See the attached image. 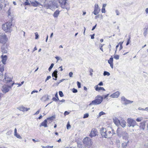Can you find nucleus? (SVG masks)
I'll return each mask as SVG.
<instances>
[{
    "label": "nucleus",
    "mask_w": 148,
    "mask_h": 148,
    "mask_svg": "<svg viewBox=\"0 0 148 148\" xmlns=\"http://www.w3.org/2000/svg\"><path fill=\"white\" fill-rule=\"evenodd\" d=\"M147 29H148V28H145V30H144V32L143 33V34H144V35L145 36H146L147 35Z\"/></svg>",
    "instance_id": "obj_33"
},
{
    "label": "nucleus",
    "mask_w": 148,
    "mask_h": 148,
    "mask_svg": "<svg viewBox=\"0 0 148 148\" xmlns=\"http://www.w3.org/2000/svg\"><path fill=\"white\" fill-rule=\"evenodd\" d=\"M145 148H148V143L146 144L145 145Z\"/></svg>",
    "instance_id": "obj_64"
},
{
    "label": "nucleus",
    "mask_w": 148,
    "mask_h": 148,
    "mask_svg": "<svg viewBox=\"0 0 148 148\" xmlns=\"http://www.w3.org/2000/svg\"><path fill=\"white\" fill-rule=\"evenodd\" d=\"M72 92H73V93H76L77 92V90L76 89H75L74 88H73L72 90Z\"/></svg>",
    "instance_id": "obj_53"
},
{
    "label": "nucleus",
    "mask_w": 148,
    "mask_h": 148,
    "mask_svg": "<svg viewBox=\"0 0 148 148\" xmlns=\"http://www.w3.org/2000/svg\"><path fill=\"white\" fill-rule=\"evenodd\" d=\"M35 36H36L35 39H37L38 38V36H39V35H38V34L37 33V32L35 33Z\"/></svg>",
    "instance_id": "obj_47"
},
{
    "label": "nucleus",
    "mask_w": 148,
    "mask_h": 148,
    "mask_svg": "<svg viewBox=\"0 0 148 148\" xmlns=\"http://www.w3.org/2000/svg\"><path fill=\"white\" fill-rule=\"evenodd\" d=\"M52 100L53 101H57V98H55V97H53V98Z\"/></svg>",
    "instance_id": "obj_63"
},
{
    "label": "nucleus",
    "mask_w": 148,
    "mask_h": 148,
    "mask_svg": "<svg viewBox=\"0 0 148 148\" xmlns=\"http://www.w3.org/2000/svg\"><path fill=\"white\" fill-rule=\"evenodd\" d=\"M41 109H39L34 114V115L38 114H39L40 112V111Z\"/></svg>",
    "instance_id": "obj_54"
},
{
    "label": "nucleus",
    "mask_w": 148,
    "mask_h": 148,
    "mask_svg": "<svg viewBox=\"0 0 148 148\" xmlns=\"http://www.w3.org/2000/svg\"><path fill=\"white\" fill-rule=\"evenodd\" d=\"M119 56L118 55H114V58L116 60H118L119 59Z\"/></svg>",
    "instance_id": "obj_41"
},
{
    "label": "nucleus",
    "mask_w": 148,
    "mask_h": 148,
    "mask_svg": "<svg viewBox=\"0 0 148 148\" xmlns=\"http://www.w3.org/2000/svg\"><path fill=\"white\" fill-rule=\"evenodd\" d=\"M71 125L70 124L68 123L66 125V128L67 129H69L71 127Z\"/></svg>",
    "instance_id": "obj_49"
},
{
    "label": "nucleus",
    "mask_w": 148,
    "mask_h": 148,
    "mask_svg": "<svg viewBox=\"0 0 148 148\" xmlns=\"http://www.w3.org/2000/svg\"><path fill=\"white\" fill-rule=\"evenodd\" d=\"M14 135L18 138H19V139H21L22 138L21 137L19 134H16L15 135Z\"/></svg>",
    "instance_id": "obj_40"
},
{
    "label": "nucleus",
    "mask_w": 148,
    "mask_h": 148,
    "mask_svg": "<svg viewBox=\"0 0 148 148\" xmlns=\"http://www.w3.org/2000/svg\"><path fill=\"white\" fill-rule=\"evenodd\" d=\"M54 118V117L53 116H52L51 117H49V118H48L47 119V120H50L51 121H52V120H53V119Z\"/></svg>",
    "instance_id": "obj_43"
},
{
    "label": "nucleus",
    "mask_w": 148,
    "mask_h": 148,
    "mask_svg": "<svg viewBox=\"0 0 148 148\" xmlns=\"http://www.w3.org/2000/svg\"><path fill=\"white\" fill-rule=\"evenodd\" d=\"M89 72H90V75L91 76H92V75L93 74L92 73V72H93V70L92 69H90V71H89Z\"/></svg>",
    "instance_id": "obj_50"
},
{
    "label": "nucleus",
    "mask_w": 148,
    "mask_h": 148,
    "mask_svg": "<svg viewBox=\"0 0 148 148\" xmlns=\"http://www.w3.org/2000/svg\"><path fill=\"white\" fill-rule=\"evenodd\" d=\"M97 130L96 129H92L90 134L89 136L91 138H92L93 137L96 136L97 134Z\"/></svg>",
    "instance_id": "obj_11"
},
{
    "label": "nucleus",
    "mask_w": 148,
    "mask_h": 148,
    "mask_svg": "<svg viewBox=\"0 0 148 148\" xmlns=\"http://www.w3.org/2000/svg\"><path fill=\"white\" fill-rule=\"evenodd\" d=\"M31 3L33 6L36 7L40 5H43L47 9L49 8L52 10L58 8L60 5L62 8L66 9L67 10H69L70 9L69 4L66 2V0H53V2L50 1L48 3H45L42 4L37 1L31 2Z\"/></svg>",
    "instance_id": "obj_1"
},
{
    "label": "nucleus",
    "mask_w": 148,
    "mask_h": 148,
    "mask_svg": "<svg viewBox=\"0 0 148 148\" xmlns=\"http://www.w3.org/2000/svg\"><path fill=\"white\" fill-rule=\"evenodd\" d=\"M115 12L116 13V15H119V11L117 10H116L115 11Z\"/></svg>",
    "instance_id": "obj_60"
},
{
    "label": "nucleus",
    "mask_w": 148,
    "mask_h": 148,
    "mask_svg": "<svg viewBox=\"0 0 148 148\" xmlns=\"http://www.w3.org/2000/svg\"><path fill=\"white\" fill-rule=\"evenodd\" d=\"M110 75V73L108 72L104 71L103 72V75L104 76L107 75L108 76H109Z\"/></svg>",
    "instance_id": "obj_32"
},
{
    "label": "nucleus",
    "mask_w": 148,
    "mask_h": 148,
    "mask_svg": "<svg viewBox=\"0 0 148 148\" xmlns=\"http://www.w3.org/2000/svg\"><path fill=\"white\" fill-rule=\"evenodd\" d=\"M17 108L20 111L23 112L27 111L30 109L29 108H26L23 106H21L18 107H17Z\"/></svg>",
    "instance_id": "obj_13"
},
{
    "label": "nucleus",
    "mask_w": 148,
    "mask_h": 148,
    "mask_svg": "<svg viewBox=\"0 0 148 148\" xmlns=\"http://www.w3.org/2000/svg\"><path fill=\"white\" fill-rule=\"evenodd\" d=\"M24 5H30V3L28 1V0H26L25 2L24 3Z\"/></svg>",
    "instance_id": "obj_37"
},
{
    "label": "nucleus",
    "mask_w": 148,
    "mask_h": 148,
    "mask_svg": "<svg viewBox=\"0 0 148 148\" xmlns=\"http://www.w3.org/2000/svg\"><path fill=\"white\" fill-rule=\"evenodd\" d=\"M77 85L78 86V88H80L81 87V83L77 81Z\"/></svg>",
    "instance_id": "obj_51"
},
{
    "label": "nucleus",
    "mask_w": 148,
    "mask_h": 148,
    "mask_svg": "<svg viewBox=\"0 0 148 148\" xmlns=\"http://www.w3.org/2000/svg\"><path fill=\"white\" fill-rule=\"evenodd\" d=\"M127 126L129 127H134L136 124V121L133 119L128 118L127 119Z\"/></svg>",
    "instance_id": "obj_5"
},
{
    "label": "nucleus",
    "mask_w": 148,
    "mask_h": 148,
    "mask_svg": "<svg viewBox=\"0 0 148 148\" xmlns=\"http://www.w3.org/2000/svg\"><path fill=\"white\" fill-rule=\"evenodd\" d=\"M105 8H102L101 11L102 13H105Z\"/></svg>",
    "instance_id": "obj_59"
},
{
    "label": "nucleus",
    "mask_w": 148,
    "mask_h": 148,
    "mask_svg": "<svg viewBox=\"0 0 148 148\" xmlns=\"http://www.w3.org/2000/svg\"><path fill=\"white\" fill-rule=\"evenodd\" d=\"M73 73L72 72H70L69 73V75L70 77H73Z\"/></svg>",
    "instance_id": "obj_55"
},
{
    "label": "nucleus",
    "mask_w": 148,
    "mask_h": 148,
    "mask_svg": "<svg viewBox=\"0 0 148 148\" xmlns=\"http://www.w3.org/2000/svg\"><path fill=\"white\" fill-rule=\"evenodd\" d=\"M8 38L4 34H0V43L4 44L7 42Z\"/></svg>",
    "instance_id": "obj_6"
},
{
    "label": "nucleus",
    "mask_w": 148,
    "mask_h": 148,
    "mask_svg": "<svg viewBox=\"0 0 148 148\" xmlns=\"http://www.w3.org/2000/svg\"><path fill=\"white\" fill-rule=\"evenodd\" d=\"M4 64H3L0 63V71L3 72L4 71Z\"/></svg>",
    "instance_id": "obj_25"
},
{
    "label": "nucleus",
    "mask_w": 148,
    "mask_h": 148,
    "mask_svg": "<svg viewBox=\"0 0 148 148\" xmlns=\"http://www.w3.org/2000/svg\"><path fill=\"white\" fill-rule=\"evenodd\" d=\"M100 132L102 137L107 138L108 136L106 133V130L105 128L102 127L100 130Z\"/></svg>",
    "instance_id": "obj_9"
},
{
    "label": "nucleus",
    "mask_w": 148,
    "mask_h": 148,
    "mask_svg": "<svg viewBox=\"0 0 148 148\" xmlns=\"http://www.w3.org/2000/svg\"><path fill=\"white\" fill-rule=\"evenodd\" d=\"M127 141L124 142L123 143L121 144V146L123 148H125L127 146L128 143L129 142L128 140H127Z\"/></svg>",
    "instance_id": "obj_22"
},
{
    "label": "nucleus",
    "mask_w": 148,
    "mask_h": 148,
    "mask_svg": "<svg viewBox=\"0 0 148 148\" xmlns=\"http://www.w3.org/2000/svg\"><path fill=\"white\" fill-rule=\"evenodd\" d=\"M113 121L115 124L117 126H119L120 125V121L116 117H115L113 119Z\"/></svg>",
    "instance_id": "obj_14"
},
{
    "label": "nucleus",
    "mask_w": 148,
    "mask_h": 148,
    "mask_svg": "<svg viewBox=\"0 0 148 148\" xmlns=\"http://www.w3.org/2000/svg\"><path fill=\"white\" fill-rule=\"evenodd\" d=\"M120 125L123 127H124L126 125V122L124 120H122L120 122Z\"/></svg>",
    "instance_id": "obj_21"
},
{
    "label": "nucleus",
    "mask_w": 148,
    "mask_h": 148,
    "mask_svg": "<svg viewBox=\"0 0 148 148\" xmlns=\"http://www.w3.org/2000/svg\"><path fill=\"white\" fill-rule=\"evenodd\" d=\"M49 99L48 96H43L41 99V100H42L44 101H47Z\"/></svg>",
    "instance_id": "obj_27"
},
{
    "label": "nucleus",
    "mask_w": 148,
    "mask_h": 148,
    "mask_svg": "<svg viewBox=\"0 0 148 148\" xmlns=\"http://www.w3.org/2000/svg\"><path fill=\"white\" fill-rule=\"evenodd\" d=\"M1 51L4 53H6L7 52V47L6 45H3L1 47Z\"/></svg>",
    "instance_id": "obj_15"
},
{
    "label": "nucleus",
    "mask_w": 148,
    "mask_h": 148,
    "mask_svg": "<svg viewBox=\"0 0 148 148\" xmlns=\"http://www.w3.org/2000/svg\"><path fill=\"white\" fill-rule=\"evenodd\" d=\"M108 62L110 64L111 68L113 69V58L112 56L108 60Z\"/></svg>",
    "instance_id": "obj_19"
},
{
    "label": "nucleus",
    "mask_w": 148,
    "mask_h": 148,
    "mask_svg": "<svg viewBox=\"0 0 148 148\" xmlns=\"http://www.w3.org/2000/svg\"><path fill=\"white\" fill-rule=\"evenodd\" d=\"M143 118H142L141 117L138 118L136 119V121L137 122H140L143 120Z\"/></svg>",
    "instance_id": "obj_38"
},
{
    "label": "nucleus",
    "mask_w": 148,
    "mask_h": 148,
    "mask_svg": "<svg viewBox=\"0 0 148 148\" xmlns=\"http://www.w3.org/2000/svg\"><path fill=\"white\" fill-rule=\"evenodd\" d=\"M146 123V122L145 121H144L140 123V129H142L143 130L145 129V123Z\"/></svg>",
    "instance_id": "obj_20"
},
{
    "label": "nucleus",
    "mask_w": 148,
    "mask_h": 148,
    "mask_svg": "<svg viewBox=\"0 0 148 148\" xmlns=\"http://www.w3.org/2000/svg\"><path fill=\"white\" fill-rule=\"evenodd\" d=\"M12 20L10 19L8 22L2 25V28L5 32H10L12 30Z\"/></svg>",
    "instance_id": "obj_2"
},
{
    "label": "nucleus",
    "mask_w": 148,
    "mask_h": 148,
    "mask_svg": "<svg viewBox=\"0 0 148 148\" xmlns=\"http://www.w3.org/2000/svg\"><path fill=\"white\" fill-rule=\"evenodd\" d=\"M130 39H131V37L130 36H129V38L128 39L127 41V42L126 45H128L130 43Z\"/></svg>",
    "instance_id": "obj_34"
},
{
    "label": "nucleus",
    "mask_w": 148,
    "mask_h": 148,
    "mask_svg": "<svg viewBox=\"0 0 148 148\" xmlns=\"http://www.w3.org/2000/svg\"><path fill=\"white\" fill-rule=\"evenodd\" d=\"M69 112H68L67 111H65L64 113V114L65 116L68 115L69 114Z\"/></svg>",
    "instance_id": "obj_58"
},
{
    "label": "nucleus",
    "mask_w": 148,
    "mask_h": 148,
    "mask_svg": "<svg viewBox=\"0 0 148 148\" xmlns=\"http://www.w3.org/2000/svg\"><path fill=\"white\" fill-rule=\"evenodd\" d=\"M12 132V131L9 130L7 132L6 134L7 135H10L11 134Z\"/></svg>",
    "instance_id": "obj_46"
},
{
    "label": "nucleus",
    "mask_w": 148,
    "mask_h": 148,
    "mask_svg": "<svg viewBox=\"0 0 148 148\" xmlns=\"http://www.w3.org/2000/svg\"><path fill=\"white\" fill-rule=\"evenodd\" d=\"M59 93L60 97H63L64 96L63 93L62 91H59Z\"/></svg>",
    "instance_id": "obj_42"
},
{
    "label": "nucleus",
    "mask_w": 148,
    "mask_h": 148,
    "mask_svg": "<svg viewBox=\"0 0 148 148\" xmlns=\"http://www.w3.org/2000/svg\"><path fill=\"white\" fill-rule=\"evenodd\" d=\"M57 73H58V71L57 69H56L52 73V76L53 77H55V78H53V79H55V80H57V78L58 77H57V75H58Z\"/></svg>",
    "instance_id": "obj_18"
},
{
    "label": "nucleus",
    "mask_w": 148,
    "mask_h": 148,
    "mask_svg": "<svg viewBox=\"0 0 148 148\" xmlns=\"http://www.w3.org/2000/svg\"><path fill=\"white\" fill-rule=\"evenodd\" d=\"M47 119L45 120L41 123L40 125V126L41 127V126H43L45 127H47Z\"/></svg>",
    "instance_id": "obj_23"
},
{
    "label": "nucleus",
    "mask_w": 148,
    "mask_h": 148,
    "mask_svg": "<svg viewBox=\"0 0 148 148\" xmlns=\"http://www.w3.org/2000/svg\"><path fill=\"white\" fill-rule=\"evenodd\" d=\"M104 45L103 44V45H102V44H101L100 45L99 47H100V49L103 52V49L102 48V47H103V46Z\"/></svg>",
    "instance_id": "obj_44"
},
{
    "label": "nucleus",
    "mask_w": 148,
    "mask_h": 148,
    "mask_svg": "<svg viewBox=\"0 0 148 148\" xmlns=\"http://www.w3.org/2000/svg\"><path fill=\"white\" fill-rule=\"evenodd\" d=\"M51 76H48L47 77L46 79L45 80V81L46 82L47 80H48L49 79L51 78Z\"/></svg>",
    "instance_id": "obj_57"
},
{
    "label": "nucleus",
    "mask_w": 148,
    "mask_h": 148,
    "mask_svg": "<svg viewBox=\"0 0 148 148\" xmlns=\"http://www.w3.org/2000/svg\"><path fill=\"white\" fill-rule=\"evenodd\" d=\"M53 146H47L45 147L43 146V148H53Z\"/></svg>",
    "instance_id": "obj_48"
},
{
    "label": "nucleus",
    "mask_w": 148,
    "mask_h": 148,
    "mask_svg": "<svg viewBox=\"0 0 148 148\" xmlns=\"http://www.w3.org/2000/svg\"><path fill=\"white\" fill-rule=\"evenodd\" d=\"M95 90L98 91H99V90H102L103 91H105V89L102 87H98V85H97L95 88Z\"/></svg>",
    "instance_id": "obj_24"
},
{
    "label": "nucleus",
    "mask_w": 148,
    "mask_h": 148,
    "mask_svg": "<svg viewBox=\"0 0 148 148\" xmlns=\"http://www.w3.org/2000/svg\"><path fill=\"white\" fill-rule=\"evenodd\" d=\"M117 135L119 137L122 136L123 138L125 140H128V134L125 131H121V129L118 128L116 131Z\"/></svg>",
    "instance_id": "obj_3"
},
{
    "label": "nucleus",
    "mask_w": 148,
    "mask_h": 148,
    "mask_svg": "<svg viewBox=\"0 0 148 148\" xmlns=\"http://www.w3.org/2000/svg\"><path fill=\"white\" fill-rule=\"evenodd\" d=\"M54 64L53 63H52L49 67V68L48 69L49 71H50L51 70L52 68L53 67V66H54Z\"/></svg>",
    "instance_id": "obj_36"
},
{
    "label": "nucleus",
    "mask_w": 148,
    "mask_h": 148,
    "mask_svg": "<svg viewBox=\"0 0 148 148\" xmlns=\"http://www.w3.org/2000/svg\"><path fill=\"white\" fill-rule=\"evenodd\" d=\"M120 143V140L119 139H116V143L118 145L117 147L119 148L120 147L119 144Z\"/></svg>",
    "instance_id": "obj_29"
},
{
    "label": "nucleus",
    "mask_w": 148,
    "mask_h": 148,
    "mask_svg": "<svg viewBox=\"0 0 148 148\" xmlns=\"http://www.w3.org/2000/svg\"><path fill=\"white\" fill-rule=\"evenodd\" d=\"M120 95V93L119 91L116 92L112 94L110 96L112 98H117Z\"/></svg>",
    "instance_id": "obj_17"
},
{
    "label": "nucleus",
    "mask_w": 148,
    "mask_h": 148,
    "mask_svg": "<svg viewBox=\"0 0 148 148\" xmlns=\"http://www.w3.org/2000/svg\"><path fill=\"white\" fill-rule=\"evenodd\" d=\"M107 135L108 136L107 138H109L113 135V134H112V132L111 131H109L108 132V133H107Z\"/></svg>",
    "instance_id": "obj_30"
},
{
    "label": "nucleus",
    "mask_w": 148,
    "mask_h": 148,
    "mask_svg": "<svg viewBox=\"0 0 148 148\" xmlns=\"http://www.w3.org/2000/svg\"><path fill=\"white\" fill-rule=\"evenodd\" d=\"M106 114L105 112H103V111H101L99 113V117L101 116L104 114Z\"/></svg>",
    "instance_id": "obj_35"
},
{
    "label": "nucleus",
    "mask_w": 148,
    "mask_h": 148,
    "mask_svg": "<svg viewBox=\"0 0 148 148\" xmlns=\"http://www.w3.org/2000/svg\"><path fill=\"white\" fill-rule=\"evenodd\" d=\"M89 116V115L88 113H86L84 114L83 118L84 119H85L88 117Z\"/></svg>",
    "instance_id": "obj_39"
},
{
    "label": "nucleus",
    "mask_w": 148,
    "mask_h": 148,
    "mask_svg": "<svg viewBox=\"0 0 148 148\" xmlns=\"http://www.w3.org/2000/svg\"><path fill=\"white\" fill-rule=\"evenodd\" d=\"M55 58L57 60V62L60 60L61 59V58L60 57L58 56H56L55 57Z\"/></svg>",
    "instance_id": "obj_56"
},
{
    "label": "nucleus",
    "mask_w": 148,
    "mask_h": 148,
    "mask_svg": "<svg viewBox=\"0 0 148 148\" xmlns=\"http://www.w3.org/2000/svg\"><path fill=\"white\" fill-rule=\"evenodd\" d=\"M8 14V16L9 18H10L12 20V17L11 15V12L10 8H9L7 12Z\"/></svg>",
    "instance_id": "obj_28"
},
{
    "label": "nucleus",
    "mask_w": 148,
    "mask_h": 148,
    "mask_svg": "<svg viewBox=\"0 0 148 148\" xmlns=\"http://www.w3.org/2000/svg\"><path fill=\"white\" fill-rule=\"evenodd\" d=\"M1 57L2 58L1 61L2 62V64H6V62L7 59V56L6 55H2Z\"/></svg>",
    "instance_id": "obj_16"
},
{
    "label": "nucleus",
    "mask_w": 148,
    "mask_h": 148,
    "mask_svg": "<svg viewBox=\"0 0 148 148\" xmlns=\"http://www.w3.org/2000/svg\"><path fill=\"white\" fill-rule=\"evenodd\" d=\"M100 10L99 8L98 5L97 4H95V5L94 10L92 13L95 15H97L99 13Z\"/></svg>",
    "instance_id": "obj_10"
},
{
    "label": "nucleus",
    "mask_w": 148,
    "mask_h": 148,
    "mask_svg": "<svg viewBox=\"0 0 148 148\" xmlns=\"http://www.w3.org/2000/svg\"><path fill=\"white\" fill-rule=\"evenodd\" d=\"M11 88V87L10 86L7 85H4L1 88V90L3 93H6L8 92Z\"/></svg>",
    "instance_id": "obj_8"
},
{
    "label": "nucleus",
    "mask_w": 148,
    "mask_h": 148,
    "mask_svg": "<svg viewBox=\"0 0 148 148\" xmlns=\"http://www.w3.org/2000/svg\"><path fill=\"white\" fill-rule=\"evenodd\" d=\"M83 142L86 145L90 146L92 144L91 139L88 137H86L83 139Z\"/></svg>",
    "instance_id": "obj_7"
},
{
    "label": "nucleus",
    "mask_w": 148,
    "mask_h": 148,
    "mask_svg": "<svg viewBox=\"0 0 148 148\" xmlns=\"http://www.w3.org/2000/svg\"><path fill=\"white\" fill-rule=\"evenodd\" d=\"M59 13H60V12H59V11H58V10L56 11L54 13V14H53V16L55 18L57 17L59 14Z\"/></svg>",
    "instance_id": "obj_26"
},
{
    "label": "nucleus",
    "mask_w": 148,
    "mask_h": 148,
    "mask_svg": "<svg viewBox=\"0 0 148 148\" xmlns=\"http://www.w3.org/2000/svg\"><path fill=\"white\" fill-rule=\"evenodd\" d=\"M3 77V75L2 72L0 73V80H1Z\"/></svg>",
    "instance_id": "obj_45"
},
{
    "label": "nucleus",
    "mask_w": 148,
    "mask_h": 148,
    "mask_svg": "<svg viewBox=\"0 0 148 148\" xmlns=\"http://www.w3.org/2000/svg\"><path fill=\"white\" fill-rule=\"evenodd\" d=\"M103 100V97L100 95H97L95 97V99L90 103L89 106L92 105H97L100 104L102 102Z\"/></svg>",
    "instance_id": "obj_4"
},
{
    "label": "nucleus",
    "mask_w": 148,
    "mask_h": 148,
    "mask_svg": "<svg viewBox=\"0 0 148 148\" xmlns=\"http://www.w3.org/2000/svg\"><path fill=\"white\" fill-rule=\"evenodd\" d=\"M12 80L11 78L9 77L8 75H5V78L3 79V81L5 83H7L12 81Z\"/></svg>",
    "instance_id": "obj_12"
},
{
    "label": "nucleus",
    "mask_w": 148,
    "mask_h": 148,
    "mask_svg": "<svg viewBox=\"0 0 148 148\" xmlns=\"http://www.w3.org/2000/svg\"><path fill=\"white\" fill-rule=\"evenodd\" d=\"M133 102V101H131L127 99V100L125 102V104H128L132 103Z\"/></svg>",
    "instance_id": "obj_31"
},
{
    "label": "nucleus",
    "mask_w": 148,
    "mask_h": 148,
    "mask_svg": "<svg viewBox=\"0 0 148 148\" xmlns=\"http://www.w3.org/2000/svg\"><path fill=\"white\" fill-rule=\"evenodd\" d=\"M103 83L102 82H100L98 84V85H99L100 86H102L103 85Z\"/></svg>",
    "instance_id": "obj_61"
},
{
    "label": "nucleus",
    "mask_w": 148,
    "mask_h": 148,
    "mask_svg": "<svg viewBox=\"0 0 148 148\" xmlns=\"http://www.w3.org/2000/svg\"><path fill=\"white\" fill-rule=\"evenodd\" d=\"M121 99L122 101H124L125 102L126 101V100H127V99L125 98V97L124 96L122 97Z\"/></svg>",
    "instance_id": "obj_52"
},
{
    "label": "nucleus",
    "mask_w": 148,
    "mask_h": 148,
    "mask_svg": "<svg viewBox=\"0 0 148 148\" xmlns=\"http://www.w3.org/2000/svg\"><path fill=\"white\" fill-rule=\"evenodd\" d=\"M138 109L139 110H143V111L145 110V109H143V108H140V107L138 108Z\"/></svg>",
    "instance_id": "obj_62"
}]
</instances>
